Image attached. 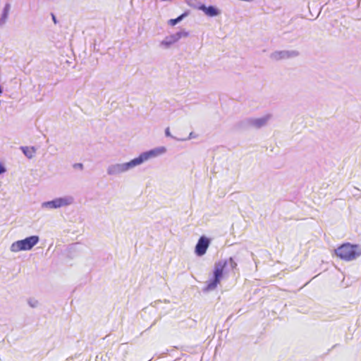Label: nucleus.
<instances>
[{
  "label": "nucleus",
  "instance_id": "obj_1",
  "mask_svg": "<svg viewBox=\"0 0 361 361\" xmlns=\"http://www.w3.org/2000/svg\"><path fill=\"white\" fill-rule=\"evenodd\" d=\"M166 152V149L165 147H159L142 152L137 157L133 159L128 162L109 165L106 169L107 174L109 176H118L142 164L152 158L160 156Z\"/></svg>",
  "mask_w": 361,
  "mask_h": 361
},
{
  "label": "nucleus",
  "instance_id": "obj_2",
  "mask_svg": "<svg viewBox=\"0 0 361 361\" xmlns=\"http://www.w3.org/2000/svg\"><path fill=\"white\" fill-rule=\"evenodd\" d=\"M237 267V263L233 257L220 260L214 264L212 278L207 282L204 291L214 290L220 283L224 276V269L233 270Z\"/></svg>",
  "mask_w": 361,
  "mask_h": 361
},
{
  "label": "nucleus",
  "instance_id": "obj_3",
  "mask_svg": "<svg viewBox=\"0 0 361 361\" xmlns=\"http://www.w3.org/2000/svg\"><path fill=\"white\" fill-rule=\"evenodd\" d=\"M334 252L342 260L350 262L361 255V245L345 243L335 249Z\"/></svg>",
  "mask_w": 361,
  "mask_h": 361
},
{
  "label": "nucleus",
  "instance_id": "obj_4",
  "mask_svg": "<svg viewBox=\"0 0 361 361\" xmlns=\"http://www.w3.org/2000/svg\"><path fill=\"white\" fill-rule=\"evenodd\" d=\"M39 241L38 235H30L23 240H17L13 243L10 250L13 252L20 251H27L32 250Z\"/></svg>",
  "mask_w": 361,
  "mask_h": 361
},
{
  "label": "nucleus",
  "instance_id": "obj_5",
  "mask_svg": "<svg viewBox=\"0 0 361 361\" xmlns=\"http://www.w3.org/2000/svg\"><path fill=\"white\" fill-rule=\"evenodd\" d=\"M271 118V114H267L261 118H245L244 120L239 121L236 124V128L240 130H245L251 127L259 129L266 126Z\"/></svg>",
  "mask_w": 361,
  "mask_h": 361
},
{
  "label": "nucleus",
  "instance_id": "obj_6",
  "mask_svg": "<svg viewBox=\"0 0 361 361\" xmlns=\"http://www.w3.org/2000/svg\"><path fill=\"white\" fill-rule=\"evenodd\" d=\"M73 198L71 196L55 198L51 201L42 203V207L49 209H58L62 207L70 205L73 203Z\"/></svg>",
  "mask_w": 361,
  "mask_h": 361
},
{
  "label": "nucleus",
  "instance_id": "obj_7",
  "mask_svg": "<svg viewBox=\"0 0 361 361\" xmlns=\"http://www.w3.org/2000/svg\"><path fill=\"white\" fill-rule=\"evenodd\" d=\"M300 53L296 50H281L275 51L270 54V59L274 61L295 58L299 56Z\"/></svg>",
  "mask_w": 361,
  "mask_h": 361
},
{
  "label": "nucleus",
  "instance_id": "obj_8",
  "mask_svg": "<svg viewBox=\"0 0 361 361\" xmlns=\"http://www.w3.org/2000/svg\"><path fill=\"white\" fill-rule=\"evenodd\" d=\"M210 243L211 240L209 238L205 235L200 236L195 247V255L198 257L203 256L206 253Z\"/></svg>",
  "mask_w": 361,
  "mask_h": 361
},
{
  "label": "nucleus",
  "instance_id": "obj_9",
  "mask_svg": "<svg viewBox=\"0 0 361 361\" xmlns=\"http://www.w3.org/2000/svg\"><path fill=\"white\" fill-rule=\"evenodd\" d=\"M198 9L202 11L205 15L209 17H215L221 13L219 9L212 5L207 6L205 4H202L198 6Z\"/></svg>",
  "mask_w": 361,
  "mask_h": 361
},
{
  "label": "nucleus",
  "instance_id": "obj_10",
  "mask_svg": "<svg viewBox=\"0 0 361 361\" xmlns=\"http://www.w3.org/2000/svg\"><path fill=\"white\" fill-rule=\"evenodd\" d=\"M11 9V4L6 3L3 8L1 17H0V27H2L7 21L8 18L9 11Z\"/></svg>",
  "mask_w": 361,
  "mask_h": 361
},
{
  "label": "nucleus",
  "instance_id": "obj_11",
  "mask_svg": "<svg viewBox=\"0 0 361 361\" xmlns=\"http://www.w3.org/2000/svg\"><path fill=\"white\" fill-rule=\"evenodd\" d=\"M20 149L24 155L28 159H32L36 152L35 147L21 146Z\"/></svg>",
  "mask_w": 361,
  "mask_h": 361
},
{
  "label": "nucleus",
  "instance_id": "obj_12",
  "mask_svg": "<svg viewBox=\"0 0 361 361\" xmlns=\"http://www.w3.org/2000/svg\"><path fill=\"white\" fill-rule=\"evenodd\" d=\"M176 42L175 40V37L173 35H171L169 36H167L165 37V39L161 42V45L164 46L165 47L168 48L173 44Z\"/></svg>",
  "mask_w": 361,
  "mask_h": 361
},
{
  "label": "nucleus",
  "instance_id": "obj_13",
  "mask_svg": "<svg viewBox=\"0 0 361 361\" xmlns=\"http://www.w3.org/2000/svg\"><path fill=\"white\" fill-rule=\"evenodd\" d=\"M173 35L175 37V40L177 42L182 37H188L189 35V32L183 30H180Z\"/></svg>",
  "mask_w": 361,
  "mask_h": 361
},
{
  "label": "nucleus",
  "instance_id": "obj_14",
  "mask_svg": "<svg viewBox=\"0 0 361 361\" xmlns=\"http://www.w3.org/2000/svg\"><path fill=\"white\" fill-rule=\"evenodd\" d=\"M27 303L32 308L37 307L39 304L38 301L34 298H29Z\"/></svg>",
  "mask_w": 361,
  "mask_h": 361
},
{
  "label": "nucleus",
  "instance_id": "obj_15",
  "mask_svg": "<svg viewBox=\"0 0 361 361\" xmlns=\"http://www.w3.org/2000/svg\"><path fill=\"white\" fill-rule=\"evenodd\" d=\"M189 14V12L188 11H185L183 13H182L181 15H180L179 16H178L176 18V20H178V23H180L181 20H183L186 16H188Z\"/></svg>",
  "mask_w": 361,
  "mask_h": 361
},
{
  "label": "nucleus",
  "instance_id": "obj_16",
  "mask_svg": "<svg viewBox=\"0 0 361 361\" xmlns=\"http://www.w3.org/2000/svg\"><path fill=\"white\" fill-rule=\"evenodd\" d=\"M178 23V20H176V18H173V19H170L169 20V24L171 26H174L176 25H177Z\"/></svg>",
  "mask_w": 361,
  "mask_h": 361
},
{
  "label": "nucleus",
  "instance_id": "obj_17",
  "mask_svg": "<svg viewBox=\"0 0 361 361\" xmlns=\"http://www.w3.org/2000/svg\"><path fill=\"white\" fill-rule=\"evenodd\" d=\"M6 171V167L3 165V164L0 163V175L4 173Z\"/></svg>",
  "mask_w": 361,
  "mask_h": 361
},
{
  "label": "nucleus",
  "instance_id": "obj_18",
  "mask_svg": "<svg viewBox=\"0 0 361 361\" xmlns=\"http://www.w3.org/2000/svg\"><path fill=\"white\" fill-rule=\"evenodd\" d=\"M73 168H75V169H80L82 170L83 169V164H81V163L75 164L73 165Z\"/></svg>",
  "mask_w": 361,
  "mask_h": 361
},
{
  "label": "nucleus",
  "instance_id": "obj_19",
  "mask_svg": "<svg viewBox=\"0 0 361 361\" xmlns=\"http://www.w3.org/2000/svg\"><path fill=\"white\" fill-rule=\"evenodd\" d=\"M51 18H52V20L54 23V24H57L58 23V20L56 19V16L53 13H51Z\"/></svg>",
  "mask_w": 361,
  "mask_h": 361
},
{
  "label": "nucleus",
  "instance_id": "obj_20",
  "mask_svg": "<svg viewBox=\"0 0 361 361\" xmlns=\"http://www.w3.org/2000/svg\"><path fill=\"white\" fill-rule=\"evenodd\" d=\"M165 135L166 137H172L170 133L169 128H166L165 130Z\"/></svg>",
  "mask_w": 361,
  "mask_h": 361
},
{
  "label": "nucleus",
  "instance_id": "obj_21",
  "mask_svg": "<svg viewBox=\"0 0 361 361\" xmlns=\"http://www.w3.org/2000/svg\"><path fill=\"white\" fill-rule=\"evenodd\" d=\"M193 137V135H192V133H190V137Z\"/></svg>",
  "mask_w": 361,
  "mask_h": 361
},
{
  "label": "nucleus",
  "instance_id": "obj_22",
  "mask_svg": "<svg viewBox=\"0 0 361 361\" xmlns=\"http://www.w3.org/2000/svg\"><path fill=\"white\" fill-rule=\"evenodd\" d=\"M193 137V135H192V133H190V137Z\"/></svg>",
  "mask_w": 361,
  "mask_h": 361
}]
</instances>
